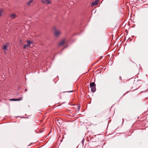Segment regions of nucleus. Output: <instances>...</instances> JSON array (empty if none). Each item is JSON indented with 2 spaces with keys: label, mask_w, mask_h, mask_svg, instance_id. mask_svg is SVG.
Returning a JSON list of instances; mask_svg holds the SVG:
<instances>
[{
  "label": "nucleus",
  "mask_w": 148,
  "mask_h": 148,
  "mask_svg": "<svg viewBox=\"0 0 148 148\" xmlns=\"http://www.w3.org/2000/svg\"><path fill=\"white\" fill-rule=\"evenodd\" d=\"M61 33V32L60 31L55 30L54 31V35L56 37L59 36Z\"/></svg>",
  "instance_id": "1"
},
{
  "label": "nucleus",
  "mask_w": 148,
  "mask_h": 148,
  "mask_svg": "<svg viewBox=\"0 0 148 148\" xmlns=\"http://www.w3.org/2000/svg\"><path fill=\"white\" fill-rule=\"evenodd\" d=\"M32 43L31 41H28L27 42V44L25 45L24 46L23 48L24 49L26 48L27 47H29L30 45Z\"/></svg>",
  "instance_id": "2"
},
{
  "label": "nucleus",
  "mask_w": 148,
  "mask_h": 148,
  "mask_svg": "<svg viewBox=\"0 0 148 148\" xmlns=\"http://www.w3.org/2000/svg\"><path fill=\"white\" fill-rule=\"evenodd\" d=\"M23 99V97H20L18 99H10V101H18L21 100Z\"/></svg>",
  "instance_id": "3"
},
{
  "label": "nucleus",
  "mask_w": 148,
  "mask_h": 148,
  "mask_svg": "<svg viewBox=\"0 0 148 148\" xmlns=\"http://www.w3.org/2000/svg\"><path fill=\"white\" fill-rule=\"evenodd\" d=\"M10 17L12 19L16 18L17 17L16 15L14 14H11L10 15Z\"/></svg>",
  "instance_id": "4"
},
{
  "label": "nucleus",
  "mask_w": 148,
  "mask_h": 148,
  "mask_svg": "<svg viewBox=\"0 0 148 148\" xmlns=\"http://www.w3.org/2000/svg\"><path fill=\"white\" fill-rule=\"evenodd\" d=\"M99 2V0H95V1L92 2L91 4V6L92 7L95 5H97Z\"/></svg>",
  "instance_id": "5"
},
{
  "label": "nucleus",
  "mask_w": 148,
  "mask_h": 148,
  "mask_svg": "<svg viewBox=\"0 0 148 148\" xmlns=\"http://www.w3.org/2000/svg\"><path fill=\"white\" fill-rule=\"evenodd\" d=\"M42 2L43 3H45L47 4H49L51 3L50 1L49 0H42Z\"/></svg>",
  "instance_id": "6"
},
{
  "label": "nucleus",
  "mask_w": 148,
  "mask_h": 148,
  "mask_svg": "<svg viewBox=\"0 0 148 148\" xmlns=\"http://www.w3.org/2000/svg\"><path fill=\"white\" fill-rule=\"evenodd\" d=\"M65 42V40L64 39H63L62 41L60 42L59 43V46H61L63 45Z\"/></svg>",
  "instance_id": "7"
},
{
  "label": "nucleus",
  "mask_w": 148,
  "mask_h": 148,
  "mask_svg": "<svg viewBox=\"0 0 148 148\" xmlns=\"http://www.w3.org/2000/svg\"><path fill=\"white\" fill-rule=\"evenodd\" d=\"M96 86V84L93 82L90 83V88H92V87Z\"/></svg>",
  "instance_id": "8"
},
{
  "label": "nucleus",
  "mask_w": 148,
  "mask_h": 148,
  "mask_svg": "<svg viewBox=\"0 0 148 148\" xmlns=\"http://www.w3.org/2000/svg\"><path fill=\"white\" fill-rule=\"evenodd\" d=\"M91 88V91L93 92L94 93L95 92L96 90V86H95L94 87H92V88Z\"/></svg>",
  "instance_id": "9"
},
{
  "label": "nucleus",
  "mask_w": 148,
  "mask_h": 148,
  "mask_svg": "<svg viewBox=\"0 0 148 148\" xmlns=\"http://www.w3.org/2000/svg\"><path fill=\"white\" fill-rule=\"evenodd\" d=\"M8 46L7 45H3V49L5 50H7Z\"/></svg>",
  "instance_id": "10"
},
{
  "label": "nucleus",
  "mask_w": 148,
  "mask_h": 148,
  "mask_svg": "<svg viewBox=\"0 0 148 148\" xmlns=\"http://www.w3.org/2000/svg\"><path fill=\"white\" fill-rule=\"evenodd\" d=\"M32 0H30L28 2H27V4L28 5H29L31 4V3L32 2Z\"/></svg>",
  "instance_id": "11"
},
{
  "label": "nucleus",
  "mask_w": 148,
  "mask_h": 148,
  "mask_svg": "<svg viewBox=\"0 0 148 148\" xmlns=\"http://www.w3.org/2000/svg\"><path fill=\"white\" fill-rule=\"evenodd\" d=\"M80 106L79 105H78L77 106V108L78 110H80Z\"/></svg>",
  "instance_id": "12"
},
{
  "label": "nucleus",
  "mask_w": 148,
  "mask_h": 148,
  "mask_svg": "<svg viewBox=\"0 0 148 148\" xmlns=\"http://www.w3.org/2000/svg\"><path fill=\"white\" fill-rule=\"evenodd\" d=\"M73 91H66V92H73Z\"/></svg>",
  "instance_id": "13"
},
{
  "label": "nucleus",
  "mask_w": 148,
  "mask_h": 148,
  "mask_svg": "<svg viewBox=\"0 0 148 148\" xmlns=\"http://www.w3.org/2000/svg\"><path fill=\"white\" fill-rule=\"evenodd\" d=\"M2 12L1 10H0V16H1Z\"/></svg>",
  "instance_id": "14"
},
{
  "label": "nucleus",
  "mask_w": 148,
  "mask_h": 148,
  "mask_svg": "<svg viewBox=\"0 0 148 148\" xmlns=\"http://www.w3.org/2000/svg\"><path fill=\"white\" fill-rule=\"evenodd\" d=\"M119 78H120V79H121V77L120 76Z\"/></svg>",
  "instance_id": "15"
},
{
  "label": "nucleus",
  "mask_w": 148,
  "mask_h": 148,
  "mask_svg": "<svg viewBox=\"0 0 148 148\" xmlns=\"http://www.w3.org/2000/svg\"><path fill=\"white\" fill-rule=\"evenodd\" d=\"M27 89H25V92H26V91H27Z\"/></svg>",
  "instance_id": "16"
},
{
  "label": "nucleus",
  "mask_w": 148,
  "mask_h": 148,
  "mask_svg": "<svg viewBox=\"0 0 148 148\" xmlns=\"http://www.w3.org/2000/svg\"><path fill=\"white\" fill-rule=\"evenodd\" d=\"M84 141H83V140H82V142H83Z\"/></svg>",
  "instance_id": "17"
}]
</instances>
